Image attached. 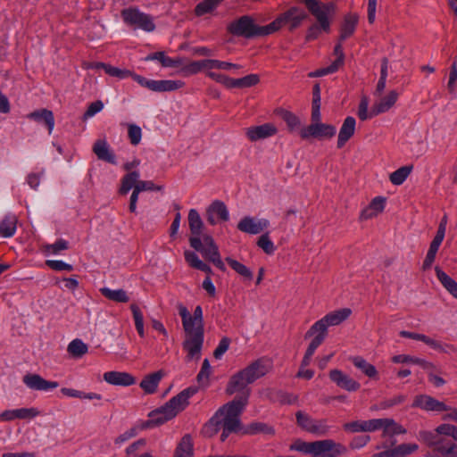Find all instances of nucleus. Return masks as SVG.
<instances>
[{
    "label": "nucleus",
    "instance_id": "obj_28",
    "mask_svg": "<svg viewBox=\"0 0 457 457\" xmlns=\"http://www.w3.org/2000/svg\"><path fill=\"white\" fill-rule=\"evenodd\" d=\"M188 226L191 233L190 237L201 238V236L203 237L204 222L198 212L195 209L188 212Z\"/></svg>",
    "mask_w": 457,
    "mask_h": 457
},
{
    "label": "nucleus",
    "instance_id": "obj_43",
    "mask_svg": "<svg viewBox=\"0 0 457 457\" xmlns=\"http://www.w3.org/2000/svg\"><path fill=\"white\" fill-rule=\"evenodd\" d=\"M87 345L80 339L72 340L67 347L68 353L74 358H80L87 353Z\"/></svg>",
    "mask_w": 457,
    "mask_h": 457
},
{
    "label": "nucleus",
    "instance_id": "obj_33",
    "mask_svg": "<svg viewBox=\"0 0 457 457\" xmlns=\"http://www.w3.org/2000/svg\"><path fill=\"white\" fill-rule=\"evenodd\" d=\"M173 457H194L193 442L189 435L181 438L175 449Z\"/></svg>",
    "mask_w": 457,
    "mask_h": 457
},
{
    "label": "nucleus",
    "instance_id": "obj_51",
    "mask_svg": "<svg viewBox=\"0 0 457 457\" xmlns=\"http://www.w3.org/2000/svg\"><path fill=\"white\" fill-rule=\"evenodd\" d=\"M270 31L271 30H231L234 36L247 39L267 36Z\"/></svg>",
    "mask_w": 457,
    "mask_h": 457
},
{
    "label": "nucleus",
    "instance_id": "obj_30",
    "mask_svg": "<svg viewBox=\"0 0 457 457\" xmlns=\"http://www.w3.org/2000/svg\"><path fill=\"white\" fill-rule=\"evenodd\" d=\"M352 311L349 308H343L334 312H331L325 315L322 319L324 322L328 324V326H337L341 324L343 321L347 320L351 315Z\"/></svg>",
    "mask_w": 457,
    "mask_h": 457
},
{
    "label": "nucleus",
    "instance_id": "obj_50",
    "mask_svg": "<svg viewBox=\"0 0 457 457\" xmlns=\"http://www.w3.org/2000/svg\"><path fill=\"white\" fill-rule=\"evenodd\" d=\"M278 113L291 130L296 129L300 125L299 119L294 113L286 110H280Z\"/></svg>",
    "mask_w": 457,
    "mask_h": 457
},
{
    "label": "nucleus",
    "instance_id": "obj_34",
    "mask_svg": "<svg viewBox=\"0 0 457 457\" xmlns=\"http://www.w3.org/2000/svg\"><path fill=\"white\" fill-rule=\"evenodd\" d=\"M436 277L438 280L441 282L443 287L454 297L457 299V282L453 280L451 277H449L445 271H443L439 267L435 268Z\"/></svg>",
    "mask_w": 457,
    "mask_h": 457
},
{
    "label": "nucleus",
    "instance_id": "obj_57",
    "mask_svg": "<svg viewBox=\"0 0 457 457\" xmlns=\"http://www.w3.org/2000/svg\"><path fill=\"white\" fill-rule=\"evenodd\" d=\"M46 251L54 254L68 248V242L63 239L57 240L54 244L45 246Z\"/></svg>",
    "mask_w": 457,
    "mask_h": 457
},
{
    "label": "nucleus",
    "instance_id": "obj_4",
    "mask_svg": "<svg viewBox=\"0 0 457 457\" xmlns=\"http://www.w3.org/2000/svg\"><path fill=\"white\" fill-rule=\"evenodd\" d=\"M195 393V389L187 388L172 397L160 409L150 413L149 423L152 426L162 425L173 419L188 405V399Z\"/></svg>",
    "mask_w": 457,
    "mask_h": 457
},
{
    "label": "nucleus",
    "instance_id": "obj_40",
    "mask_svg": "<svg viewBox=\"0 0 457 457\" xmlns=\"http://www.w3.org/2000/svg\"><path fill=\"white\" fill-rule=\"evenodd\" d=\"M140 174L138 171H130L121 179V185L119 193L126 195L131 188H135Z\"/></svg>",
    "mask_w": 457,
    "mask_h": 457
},
{
    "label": "nucleus",
    "instance_id": "obj_17",
    "mask_svg": "<svg viewBox=\"0 0 457 457\" xmlns=\"http://www.w3.org/2000/svg\"><path fill=\"white\" fill-rule=\"evenodd\" d=\"M23 383L30 389L48 391L58 387L56 381H48L37 374H27L23 377Z\"/></svg>",
    "mask_w": 457,
    "mask_h": 457
},
{
    "label": "nucleus",
    "instance_id": "obj_25",
    "mask_svg": "<svg viewBox=\"0 0 457 457\" xmlns=\"http://www.w3.org/2000/svg\"><path fill=\"white\" fill-rule=\"evenodd\" d=\"M93 152L98 159L110 163H115V155L110 150V147L104 139H98L93 145Z\"/></svg>",
    "mask_w": 457,
    "mask_h": 457
},
{
    "label": "nucleus",
    "instance_id": "obj_5",
    "mask_svg": "<svg viewBox=\"0 0 457 457\" xmlns=\"http://www.w3.org/2000/svg\"><path fill=\"white\" fill-rule=\"evenodd\" d=\"M305 5L310 13L315 19L317 24L320 26V29L330 28L332 25V21L334 20L337 12V5L336 2L305 0Z\"/></svg>",
    "mask_w": 457,
    "mask_h": 457
},
{
    "label": "nucleus",
    "instance_id": "obj_11",
    "mask_svg": "<svg viewBox=\"0 0 457 457\" xmlns=\"http://www.w3.org/2000/svg\"><path fill=\"white\" fill-rule=\"evenodd\" d=\"M337 129L333 125L315 122L311 123L309 126L303 128L300 130V136L303 139H307L311 137L316 138H331L336 135Z\"/></svg>",
    "mask_w": 457,
    "mask_h": 457
},
{
    "label": "nucleus",
    "instance_id": "obj_48",
    "mask_svg": "<svg viewBox=\"0 0 457 457\" xmlns=\"http://www.w3.org/2000/svg\"><path fill=\"white\" fill-rule=\"evenodd\" d=\"M128 137L131 145H137L142 138L141 128L133 123L128 124Z\"/></svg>",
    "mask_w": 457,
    "mask_h": 457
},
{
    "label": "nucleus",
    "instance_id": "obj_64",
    "mask_svg": "<svg viewBox=\"0 0 457 457\" xmlns=\"http://www.w3.org/2000/svg\"><path fill=\"white\" fill-rule=\"evenodd\" d=\"M211 374V365L209 363L208 359H204L202 364V368L200 372L197 375V379L199 382L203 380H207Z\"/></svg>",
    "mask_w": 457,
    "mask_h": 457
},
{
    "label": "nucleus",
    "instance_id": "obj_44",
    "mask_svg": "<svg viewBox=\"0 0 457 457\" xmlns=\"http://www.w3.org/2000/svg\"><path fill=\"white\" fill-rule=\"evenodd\" d=\"M222 1L223 0H204L195 6V14L202 16L212 12Z\"/></svg>",
    "mask_w": 457,
    "mask_h": 457
},
{
    "label": "nucleus",
    "instance_id": "obj_54",
    "mask_svg": "<svg viewBox=\"0 0 457 457\" xmlns=\"http://www.w3.org/2000/svg\"><path fill=\"white\" fill-rule=\"evenodd\" d=\"M418 449V445L416 444H403L395 449V453L396 457H403L408 455Z\"/></svg>",
    "mask_w": 457,
    "mask_h": 457
},
{
    "label": "nucleus",
    "instance_id": "obj_22",
    "mask_svg": "<svg viewBox=\"0 0 457 457\" xmlns=\"http://www.w3.org/2000/svg\"><path fill=\"white\" fill-rule=\"evenodd\" d=\"M356 120L353 117H346L339 129L337 137V148H342L346 142L354 135Z\"/></svg>",
    "mask_w": 457,
    "mask_h": 457
},
{
    "label": "nucleus",
    "instance_id": "obj_63",
    "mask_svg": "<svg viewBox=\"0 0 457 457\" xmlns=\"http://www.w3.org/2000/svg\"><path fill=\"white\" fill-rule=\"evenodd\" d=\"M382 419L363 420L364 432H373L381 428Z\"/></svg>",
    "mask_w": 457,
    "mask_h": 457
},
{
    "label": "nucleus",
    "instance_id": "obj_3",
    "mask_svg": "<svg viewBox=\"0 0 457 457\" xmlns=\"http://www.w3.org/2000/svg\"><path fill=\"white\" fill-rule=\"evenodd\" d=\"M308 17L307 13L299 8L294 7L279 15L267 26H258L255 20L249 15H244L233 21L228 29H280L282 27L296 28Z\"/></svg>",
    "mask_w": 457,
    "mask_h": 457
},
{
    "label": "nucleus",
    "instance_id": "obj_10",
    "mask_svg": "<svg viewBox=\"0 0 457 457\" xmlns=\"http://www.w3.org/2000/svg\"><path fill=\"white\" fill-rule=\"evenodd\" d=\"M126 25L137 29H154L153 18L137 8L129 7L121 11Z\"/></svg>",
    "mask_w": 457,
    "mask_h": 457
},
{
    "label": "nucleus",
    "instance_id": "obj_58",
    "mask_svg": "<svg viewBox=\"0 0 457 457\" xmlns=\"http://www.w3.org/2000/svg\"><path fill=\"white\" fill-rule=\"evenodd\" d=\"M18 419L29 420L37 417L39 411L36 408H21L16 409Z\"/></svg>",
    "mask_w": 457,
    "mask_h": 457
},
{
    "label": "nucleus",
    "instance_id": "obj_41",
    "mask_svg": "<svg viewBox=\"0 0 457 457\" xmlns=\"http://www.w3.org/2000/svg\"><path fill=\"white\" fill-rule=\"evenodd\" d=\"M328 324L324 322L323 319L316 321L305 334V338L309 337H320L324 341L327 336Z\"/></svg>",
    "mask_w": 457,
    "mask_h": 457
},
{
    "label": "nucleus",
    "instance_id": "obj_53",
    "mask_svg": "<svg viewBox=\"0 0 457 457\" xmlns=\"http://www.w3.org/2000/svg\"><path fill=\"white\" fill-rule=\"evenodd\" d=\"M368 108H369V99L367 96H362L360 101L359 106H358V117L361 120H366L374 116V115H371V112H368Z\"/></svg>",
    "mask_w": 457,
    "mask_h": 457
},
{
    "label": "nucleus",
    "instance_id": "obj_24",
    "mask_svg": "<svg viewBox=\"0 0 457 457\" xmlns=\"http://www.w3.org/2000/svg\"><path fill=\"white\" fill-rule=\"evenodd\" d=\"M214 69V59H205L200 61H193L184 65L181 68V71L184 75H194L202 71L213 70Z\"/></svg>",
    "mask_w": 457,
    "mask_h": 457
},
{
    "label": "nucleus",
    "instance_id": "obj_23",
    "mask_svg": "<svg viewBox=\"0 0 457 457\" xmlns=\"http://www.w3.org/2000/svg\"><path fill=\"white\" fill-rule=\"evenodd\" d=\"M386 198L377 196L370 203V204L362 210L360 214L361 220H367L377 217L385 209Z\"/></svg>",
    "mask_w": 457,
    "mask_h": 457
},
{
    "label": "nucleus",
    "instance_id": "obj_31",
    "mask_svg": "<svg viewBox=\"0 0 457 457\" xmlns=\"http://www.w3.org/2000/svg\"><path fill=\"white\" fill-rule=\"evenodd\" d=\"M163 377L162 370H158L152 374L147 375L140 383V387L147 394H153L155 392L159 382Z\"/></svg>",
    "mask_w": 457,
    "mask_h": 457
},
{
    "label": "nucleus",
    "instance_id": "obj_9",
    "mask_svg": "<svg viewBox=\"0 0 457 457\" xmlns=\"http://www.w3.org/2000/svg\"><path fill=\"white\" fill-rule=\"evenodd\" d=\"M130 77L137 81L139 85L144 87H146L154 92H168L174 91L184 87V82L181 80H171V79H164V80H154L147 79L140 75L135 74L132 72Z\"/></svg>",
    "mask_w": 457,
    "mask_h": 457
},
{
    "label": "nucleus",
    "instance_id": "obj_49",
    "mask_svg": "<svg viewBox=\"0 0 457 457\" xmlns=\"http://www.w3.org/2000/svg\"><path fill=\"white\" fill-rule=\"evenodd\" d=\"M257 245L267 254H272L275 252V246L270 238L269 232L262 234L258 238Z\"/></svg>",
    "mask_w": 457,
    "mask_h": 457
},
{
    "label": "nucleus",
    "instance_id": "obj_38",
    "mask_svg": "<svg viewBox=\"0 0 457 457\" xmlns=\"http://www.w3.org/2000/svg\"><path fill=\"white\" fill-rule=\"evenodd\" d=\"M100 292L104 297L116 303H127L129 300L127 292L123 289L112 290L108 287H102Z\"/></svg>",
    "mask_w": 457,
    "mask_h": 457
},
{
    "label": "nucleus",
    "instance_id": "obj_16",
    "mask_svg": "<svg viewBox=\"0 0 457 457\" xmlns=\"http://www.w3.org/2000/svg\"><path fill=\"white\" fill-rule=\"evenodd\" d=\"M329 378L339 387L352 392L360 388V383L345 374L342 370L335 369L329 371Z\"/></svg>",
    "mask_w": 457,
    "mask_h": 457
},
{
    "label": "nucleus",
    "instance_id": "obj_27",
    "mask_svg": "<svg viewBox=\"0 0 457 457\" xmlns=\"http://www.w3.org/2000/svg\"><path fill=\"white\" fill-rule=\"evenodd\" d=\"M28 118L37 122L45 123L48 129L49 134L52 133L54 127V118L52 111L40 109L28 114Z\"/></svg>",
    "mask_w": 457,
    "mask_h": 457
},
{
    "label": "nucleus",
    "instance_id": "obj_37",
    "mask_svg": "<svg viewBox=\"0 0 457 457\" xmlns=\"http://www.w3.org/2000/svg\"><path fill=\"white\" fill-rule=\"evenodd\" d=\"M353 365L362 371L367 377L370 378H378V371L374 365L369 363L362 357L355 356L352 358Z\"/></svg>",
    "mask_w": 457,
    "mask_h": 457
},
{
    "label": "nucleus",
    "instance_id": "obj_55",
    "mask_svg": "<svg viewBox=\"0 0 457 457\" xmlns=\"http://www.w3.org/2000/svg\"><path fill=\"white\" fill-rule=\"evenodd\" d=\"M103 108L104 104L100 100L91 103L83 115V120H87L88 118L93 117L95 114L101 112Z\"/></svg>",
    "mask_w": 457,
    "mask_h": 457
},
{
    "label": "nucleus",
    "instance_id": "obj_56",
    "mask_svg": "<svg viewBox=\"0 0 457 457\" xmlns=\"http://www.w3.org/2000/svg\"><path fill=\"white\" fill-rule=\"evenodd\" d=\"M184 256L187 264L194 269H197L203 262L195 252L186 250L184 252Z\"/></svg>",
    "mask_w": 457,
    "mask_h": 457
},
{
    "label": "nucleus",
    "instance_id": "obj_35",
    "mask_svg": "<svg viewBox=\"0 0 457 457\" xmlns=\"http://www.w3.org/2000/svg\"><path fill=\"white\" fill-rule=\"evenodd\" d=\"M260 81L259 76L256 74H250L244 78L240 79H231L229 78V83L228 88H245V87H250L256 84H258Z\"/></svg>",
    "mask_w": 457,
    "mask_h": 457
},
{
    "label": "nucleus",
    "instance_id": "obj_36",
    "mask_svg": "<svg viewBox=\"0 0 457 457\" xmlns=\"http://www.w3.org/2000/svg\"><path fill=\"white\" fill-rule=\"evenodd\" d=\"M17 218L14 215H7L0 222V236L11 237L15 234Z\"/></svg>",
    "mask_w": 457,
    "mask_h": 457
},
{
    "label": "nucleus",
    "instance_id": "obj_42",
    "mask_svg": "<svg viewBox=\"0 0 457 457\" xmlns=\"http://www.w3.org/2000/svg\"><path fill=\"white\" fill-rule=\"evenodd\" d=\"M412 165L403 166L392 172L389 179L392 184L399 186L402 185L412 170Z\"/></svg>",
    "mask_w": 457,
    "mask_h": 457
},
{
    "label": "nucleus",
    "instance_id": "obj_8",
    "mask_svg": "<svg viewBox=\"0 0 457 457\" xmlns=\"http://www.w3.org/2000/svg\"><path fill=\"white\" fill-rule=\"evenodd\" d=\"M295 416L298 426L305 431L317 436L328 435L331 427L328 424L327 420H316L302 411H297Z\"/></svg>",
    "mask_w": 457,
    "mask_h": 457
},
{
    "label": "nucleus",
    "instance_id": "obj_46",
    "mask_svg": "<svg viewBox=\"0 0 457 457\" xmlns=\"http://www.w3.org/2000/svg\"><path fill=\"white\" fill-rule=\"evenodd\" d=\"M245 434L255 435V434H264V435H273L274 429L272 427L267 425L262 422H254L250 424L245 431Z\"/></svg>",
    "mask_w": 457,
    "mask_h": 457
},
{
    "label": "nucleus",
    "instance_id": "obj_61",
    "mask_svg": "<svg viewBox=\"0 0 457 457\" xmlns=\"http://www.w3.org/2000/svg\"><path fill=\"white\" fill-rule=\"evenodd\" d=\"M343 428L345 431L352 433L364 432L363 420H354L345 423Z\"/></svg>",
    "mask_w": 457,
    "mask_h": 457
},
{
    "label": "nucleus",
    "instance_id": "obj_32",
    "mask_svg": "<svg viewBox=\"0 0 457 457\" xmlns=\"http://www.w3.org/2000/svg\"><path fill=\"white\" fill-rule=\"evenodd\" d=\"M383 437H391L395 435L405 434L406 430L392 419H382L381 428Z\"/></svg>",
    "mask_w": 457,
    "mask_h": 457
},
{
    "label": "nucleus",
    "instance_id": "obj_18",
    "mask_svg": "<svg viewBox=\"0 0 457 457\" xmlns=\"http://www.w3.org/2000/svg\"><path fill=\"white\" fill-rule=\"evenodd\" d=\"M399 94L396 90H390L386 95L378 96L379 99L371 108V115H378L388 112L396 103Z\"/></svg>",
    "mask_w": 457,
    "mask_h": 457
},
{
    "label": "nucleus",
    "instance_id": "obj_14",
    "mask_svg": "<svg viewBox=\"0 0 457 457\" xmlns=\"http://www.w3.org/2000/svg\"><path fill=\"white\" fill-rule=\"evenodd\" d=\"M206 218L210 224L215 225L219 221L228 220V211L225 204L221 201L212 202L206 209Z\"/></svg>",
    "mask_w": 457,
    "mask_h": 457
},
{
    "label": "nucleus",
    "instance_id": "obj_6",
    "mask_svg": "<svg viewBox=\"0 0 457 457\" xmlns=\"http://www.w3.org/2000/svg\"><path fill=\"white\" fill-rule=\"evenodd\" d=\"M189 244L192 248L200 252L206 260L212 262L218 269L222 271L226 270L218 245L212 236L204 234L201 238L189 237Z\"/></svg>",
    "mask_w": 457,
    "mask_h": 457
},
{
    "label": "nucleus",
    "instance_id": "obj_47",
    "mask_svg": "<svg viewBox=\"0 0 457 457\" xmlns=\"http://www.w3.org/2000/svg\"><path fill=\"white\" fill-rule=\"evenodd\" d=\"M130 310L133 314L135 326L137 328V331L138 335L143 337L145 336V329H144V318L143 314L139 309V307L136 303H132L130 305Z\"/></svg>",
    "mask_w": 457,
    "mask_h": 457
},
{
    "label": "nucleus",
    "instance_id": "obj_59",
    "mask_svg": "<svg viewBox=\"0 0 457 457\" xmlns=\"http://www.w3.org/2000/svg\"><path fill=\"white\" fill-rule=\"evenodd\" d=\"M46 265L54 270H68L71 271L73 270L72 265L65 263L62 261H54V260H48L46 261Z\"/></svg>",
    "mask_w": 457,
    "mask_h": 457
},
{
    "label": "nucleus",
    "instance_id": "obj_12",
    "mask_svg": "<svg viewBox=\"0 0 457 457\" xmlns=\"http://www.w3.org/2000/svg\"><path fill=\"white\" fill-rule=\"evenodd\" d=\"M272 368V363L268 359H258L242 370L247 379L253 383L256 379L265 376Z\"/></svg>",
    "mask_w": 457,
    "mask_h": 457
},
{
    "label": "nucleus",
    "instance_id": "obj_7",
    "mask_svg": "<svg viewBox=\"0 0 457 457\" xmlns=\"http://www.w3.org/2000/svg\"><path fill=\"white\" fill-rule=\"evenodd\" d=\"M290 448L303 453H312L319 455L326 452H333L335 454H344L346 453V448L341 444L336 443L331 439H325L315 442H304L296 440Z\"/></svg>",
    "mask_w": 457,
    "mask_h": 457
},
{
    "label": "nucleus",
    "instance_id": "obj_13",
    "mask_svg": "<svg viewBox=\"0 0 457 457\" xmlns=\"http://www.w3.org/2000/svg\"><path fill=\"white\" fill-rule=\"evenodd\" d=\"M270 227V220L267 219H257L245 216L237 224V228L245 233L256 235Z\"/></svg>",
    "mask_w": 457,
    "mask_h": 457
},
{
    "label": "nucleus",
    "instance_id": "obj_62",
    "mask_svg": "<svg viewBox=\"0 0 457 457\" xmlns=\"http://www.w3.org/2000/svg\"><path fill=\"white\" fill-rule=\"evenodd\" d=\"M358 23L359 15L356 12H349L344 18V29H354Z\"/></svg>",
    "mask_w": 457,
    "mask_h": 457
},
{
    "label": "nucleus",
    "instance_id": "obj_20",
    "mask_svg": "<svg viewBox=\"0 0 457 457\" xmlns=\"http://www.w3.org/2000/svg\"><path fill=\"white\" fill-rule=\"evenodd\" d=\"M248 384H251V382L247 379L244 371L240 370L230 378L226 387V393L231 395L237 392H242L241 395H244L246 391L250 392V389L246 388Z\"/></svg>",
    "mask_w": 457,
    "mask_h": 457
},
{
    "label": "nucleus",
    "instance_id": "obj_39",
    "mask_svg": "<svg viewBox=\"0 0 457 457\" xmlns=\"http://www.w3.org/2000/svg\"><path fill=\"white\" fill-rule=\"evenodd\" d=\"M392 361L395 363H413L420 365L423 369L428 370L433 368V364L423 359H420L414 356L407 354H399L392 358Z\"/></svg>",
    "mask_w": 457,
    "mask_h": 457
},
{
    "label": "nucleus",
    "instance_id": "obj_29",
    "mask_svg": "<svg viewBox=\"0 0 457 457\" xmlns=\"http://www.w3.org/2000/svg\"><path fill=\"white\" fill-rule=\"evenodd\" d=\"M145 61H158L163 67H180L184 63L182 58H170L164 52H155L147 55Z\"/></svg>",
    "mask_w": 457,
    "mask_h": 457
},
{
    "label": "nucleus",
    "instance_id": "obj_2",
    "mask_svg": "<svg viewBox=\"0 0 457 457\" xmlns=\"http://www.w3.org/2000/svg\"><path fill=\"white\" fill-rule=\"evenodd\" d=\"M178 309L184 329L182 347L187 353L186 360L187 361L199 360L204 339L202 307L200 305L196 306L193 314L183 304H179Z\"/></svg>",
    "mask_w": 457,
    "mask_h": 457
},
{
    "label": "nucleus",
    "instance_id": "obj_21",
    "mask_svg": "<svg viewBox=\"0 0 457 457\" xmlns=\"http://www.w3.org/2000/svg\"><path fill=\"white\" fill-rule=\"evenodd\" d=\"M104 379L114 386H129L136 383V378L128 372L108 371L104 374Z\"/></svg>",
    "mask_w": 457,
    "mask_h": 457
},
{
    "label": "nucleus",
    "instance_id": "obj_60",
    "mask_svg": "<svg viewBox=\"0 0 457 457\" xmlns=\"http://www.w3.org/2000/svg\"><path fill=\"white\" fill-rule=\"evenodd\" d=\"M229 344H230L229 338L223 337L220 341V343H219L218 346L216 347V349L214 350L213 356L216 359H220L228 351Z\"/></svg>",
    "mask_w": 457,
    "mask_h": 457
},
{
    "label": "nucleus",
    "instance_id": "obj_52",
    "mask_svg": "<svg viewBox=\"0 0 457 457\" xmlns=\"http://www.w3.org/2000/svg\"><path fill=\"white\" fill-rule=\"evenodd\" d=\"M104 71L112 77H116L120 79H126L130 77L132 75V71L129 70H123L117 67L111 66L110 64H107V67H104Z\"/></svg>",
    "mask_w": 457,
    "mask_h": 457
},
{
    "label": "nucleus",
    "instance_id": "obj_26",
    "mask_svg": "<svg viewBox=\"0 0 457 457\" xmlns=\"http://www.w3.org/2000/svg\"><path fill=\"white\" fill-rule=\"evenodd\" d=\"M429 445L435 447L442 457H457V445L446 442L444 439L432 440L429 442Z\"/></svg>",
    "mask_w": 457,
    "mask_h": 457
},
{
    "label": "nucleus",
    "instance_id": "obj_1",
    "mask_svg": "<svg viewBox=\"0 0 457 457\" xmlns=\"http://www.w3.org/2000/svg\"><path fill=\"white\" fill-rule=\"evenodd\" d=\"M249 391L244 395L237 396L231 402L222 405L204 428V434L212 436L221 430L220 440L224 442L232 433H237L242 428L240 415L247 405Z\"/></svg>",
    "mask_w": 457,
    "mask_h": 457
},
{
    "label": "nucleus",
    "instance_id": "obj_19",
    "mask_svg": "<svg viewBox=\"0 0 457 457\" xmlns=\"http://www.w3.org/2000/svg\"><path fill=\"white\" fill-rule=\"evenodd\" d=\"M412 407H418L425 411H443L449 408L443 403L427 395H417L413 401Z\"/></svg>",
    "mask_w": 457,
    "mask_h": 457
},
{
    "label": "nucleus",
    "instance_id": "obj_15",
    "mask_svg": "<svg viewBox=\"0 0 457 457\" xmlns=\"http://www.w3.org/2000/svg\"><path fill=\"white\" fill-rule=\"evenodd\" d=\"M277 128L271 123H264L262 125L250 127L245 129V135L252 142L268 138L277 134Z\"/></svg>",
    "mask_w": 457,
    "mask_h": 457
},
{
    "label": "nucleus",
    "instance_id": "obj_45",
    "mask_svg": "<svg viewBox=\"0 0 457 457\" xmlns=\"http://www.w3.org/2000/svg\"><path fill=\"white\" fill-rule=\"evenodd\" d=\"M226 262L237 274L248 280H252L253 272L245 265L230 257H227Z\"/></svg>",
    "mask_w": 457,
    "mask_h": 457
}]
</instances>
